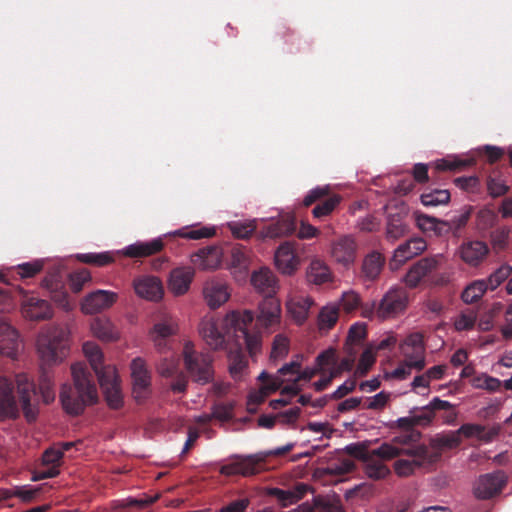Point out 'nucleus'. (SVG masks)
I'll use <instances>...</instances> for the list:
<instances>
[{"mask_svg": "<svg viewBox=\"0 0 512 512\" xmlns=\"http://www.w3.org/2000/svg\"><path fill=\"white\" fill-rule=\"evenodd\" d=\"M330 194L329 186H318L311 189L303 199V206L309 207L317 201H320L313 209L314 218L321 219L330 215L341 203L342 197L338 194Z\"/></svg>", "mask_w": 512, "mask_h": 512, "instance_id": "10", "label": "nucleus"}, {"mask_svg": "<svg viewBox=\"0 0 512 512\" xmlns=\"http://www.w3.org/2000/svg\"><path fill=\"white\" fill-rule=\"evenodd\" d=\"M230 266L239 269L240 271L246 270L249 265L248 251L245 247L237 245L231 248Z\"/></svg>", "mask_w": 512, "mask_h": 512, "instance_id": "48", "label": "nucleus"}, {"mask_svg": "<svg viewBox=\"0 0 512 512\" xmlns=\"http://www.w3.org/2000/svg\"><path fill=\"white\" fill-rule=\"evenodd\" d=\"M306 491L307 486L304 484H300L296 487L294 491H284L281 489H275V494L283 502V505L287 506L300 500L304 496Z\"/></svg>", "mask_w": 512, "mask_h": 512, "instance_id": "51", "label": "nucleus"}, {"mask_svg": "<svg viewBox=\"0 0 512 512\" xmlns=\"http://www.w3.org/2000/svg\"><path fill=\"white\" fill-rule=\"evenodd\" d=\"M361 305L360 296L354 291H347L342 294L340 307L346 313H351L358 309Z\"/></svg>", "mask_w": 512, "mask_h": 512, "instance_id": "58", "label": "nucleus"}, {"mask_svg": "<svg viewBox=\"0 0 512 512\" xmlns=\"http://www.w3.org/2000/svg\"><path fill=\"white\" fill-rule=\"evenodd\" d=\"M408 305V293L404 287H392L377 305L376 315L386 319L402 313Z\"/></svg>", "mask_w": 512, "mask_h": 512, "instance_id": "11", "label": "nucleus"}, {"mask_svg": "<svg viewBox=\"0 0 512 512\" xmlns=\"http://www.w3.org/2000/svg\"><path fill=\"white\" fill-rule=\"evenodd\" d=\"M367 334L366 324L355 323L353 324L348 332L347 344H358L365 339Z\"/></svg>", "mask_w": 512, "mask_h": 512, "instance_id": "62", "label": "nucleus"}, {"mask_svg": "<svg viewBox=\"0 0 512 512\" xmlns=\"http://www.w3.org/2000/svg\"><path fill=\"white\" fill-rule=\"evenodd\" d=\"M118 299V294L107 290H96L86 295L81 301V311L96 314L109 309Z\"/></svg>", "mask_w": 512, "mask_h": 512, "instance_id": "13", "label": "nucleus"}, {"mask_svg": "<svg viewBox=\"0 0 512 512\" xmlns=\"http://www.w3.org/2000/svg\"><path fill=\"white\" fill-rule=\"evenodd\" d=\"M510 230L507 227H500L491 233V241L496 249H503L508 241Z\"/></svg>", "mask_w": 512, "mask_h": 512, "instance_id": "63", "label": "nucleus"}, {"mask_svg": "<svg viewBox=\"0 0 512 512\" xmlns=\"http://www.w3.org/2000/svg\"><path fill=\"white\" fill-rule=\"evenodd\" d=\"M489 289L485 280H477L468 285L462 292L461 298L467 304L477 302Z\"/></svg>", "mask_w": 512, "mask_h": 512, "instance_id": "42", "label": "nucleus"}, {"mask_svg": "<svg viewBox=\"0 0 512 512\" xmlns=\"http://www.w3.org/2000/svg\"><path fill=\"white\" fill-rule=\"evenodd\" d=\"M376 357L371 348H367L360 356L356 373L359 376H365L372 365L375 363Z\"/></svg>", "mask_w": 512, "mask_h": 512, "instance_id": "59", "label": "nucleus"}, {"mask_svg": "<svg viewBox=\"0 0 512 512\" xmlns=\"http://www.w3.org/2000/svg\"><path fill=\"white\" fill-rule=\"evenodd\" d=\"M313 305L314 301L311 297L295 295L288 300L287 309L292 318L298 324H302L308 318L309 310Z\"/></svg>", "mask_w": 512, "mask_h": 512, "instance_id": "29", "label": "nucleus"}, {"mask_svg": "<svg viewBox=\"0 0 512 512\" xmlns=\"http://www.w3.org/2000/svg\"><path fill=\"white\" fill-rule=\"evenodd\" d=\"M67 351L68 337L62 328H52L38 339V352L45 365L61 362Z\"/></svg>", "mask_w": 512, "mask_h": 512, "instance_id": "9", "label": "nucleus"}, {"mask_svg": "<svg viewBox=\"0 0 512 512\" xmlns=\"http://www.w3.org/2000/svg\"><path fill=\"white\" fill-rule=\"evenodd\" d=\"M435 258H422L409 269L405 276V282L410 287H416L420 281L437 268Z\"/></svg>", "mask_w": 512, "mask_h": 512, "instance_id": "28", "label": "nucleus"}, {"mask_svg": "<svg viewBox=\"0 0 512 512\" xmlns=\"http://www.w3.org/2000/svg\"><path fill=\"white\" fill-rule=\"evenodd\" d=\"M309 512H345L339 498L317 497Z\"/></svg>", "mask_w": 512, "mask_h": 512, "instance_id": "46", "label": "nucleus"}, {"mask_svg": "<svg viewBox=\"0 0 512 512\" xmlns=\"http://www.w3.org/2000/svg\"><path fill=\"white\" fill-rule=\"evenodd\" d=\"M488 253L487 244L479 240L464 242L459 248L460 258L470 266H478Z\"/></svg>", "mask_w": 512, "mask_h": 512, "instance_id": "20", "label": "nucleus"}, {"mask_svg": "<svg viewBox=\"0 0 512 512\" xmlns=\"http://www.w3.org/2000/svg\"><path fill=\"white\" fill-rule=\"evenodd\" d=\"M197 257L199 268L203 270L217 269L222 261L223 252L218 246H208L194 253Z\"/></svg>", "mask_w": 512, "mask_h": 512, "instance_id": "30", "label": "nucleus"}, {"mask_svg": "<svg viewBox=\"0 0 512 512\" xmlns=\"http://www.w3.org/2000/svg\"><path fill=\"white\" fill-rule=\"evenodd\" d=\"M294 448V443H288L282 447L267 452H260L249 455L222 466L221 473L224 475H242L251 476L259 473L265 465L266 458L269 456H283Z\"/></svg>", "mask_w": 512, "mask_h": 512, "instance_id": "8", "label": "nucleus"}, {"mask_svg": "<svg viewBox=\"0 0 512 512\" xmlns=\"http://www.w3.org/2000/svg\"><path fill=\"white\" fill-rule=\"evenodd\" d=\"M473 164V160H462L456 157L438 159L434 162L437 171H460Z\"/></svg>", "mask_w": 512, "mask_h": 512, "instance_id": "45", "label": "nucleus"}, {"mask_svg": "<svg viewBox=\"0 0 512 512\" xmlns=\"http://www.w3.org/2000/svg\"><path fill=\"white\" fill-rule=\"evenodd\" d=\"M385 258L376 251L369 253L362 263V276L368 281H374L380 275Z\"/></svg>", "mask_w": 512, "mask_h": 512, "instance_id": "31", "label": "nucleus"}, {"mask_svg": "<svg viewBox=\"0 0 512 512\" xmlns=\"http://www.w3.org/2000/svg\"><path fill=\"white\" fill-rule=\"evenodd\" d=\"M18 348V332L8 322L0 319V354L14 358Z\"/></svg>", "mask_w": 512, "mask_h": 512, "instance_id": "26", "label": "nucleus"}, {"mask_svg": "<svg viewBox=\"0 0 512 512\" xmlns=\"http://www.w3.org/2000/svg\"><path fill=\"white\" fill-rule=\"evenodd\" d=\"M74 385L64 384L60 392L62 407L72 416L82 414L85 408L98 400L97 388L93 376L84 363L71 366Z\"/></svg>", "mask_w": 512, "mask_h": 512, "instance_id": "3", "label": "nucleus"}, {"mask_svg": "<svg viewBox=\"0 0 512 512\" xmlns=\"http://www.w3.org/2000/svg\"><path fill=\"white\" fill-rule=\"evenodd\" d=\"M288 350V339L282 334H278L274 338L270 358L273 360L281 359L287 355Z\"/></svg>", "mask_w": 512, "mask_h": 512, "instance_id": "56", "label": "nucleus"}, {"mask_svg": "<svg viewBox=\"0 0 512 512\" xmlns=\"http://www.w3.org/2000/svg\"><path fill=\"white\" fill-rule=\"evenodd\" d=\"M44 262L42 260H35L33 262H26L19 264L13 270V274L19 276L20 279L33 278L40 271H42Z\"/></svg>", "mask_w": 512, "mask_h": 512, "instance_id": "47", "label": "nucleus"}, {"mask_svg": "<svg viewBox=\"0 0 512 512\" xmlns=\"http://www.w3.org/2000/svg\"><path fill=\"white\" fill-rule=\"evenodd\" d=\"M178 331V324L171 316H164L161 321L156 322L150 331L155 347L162 352L168 344L167 339Z\"/></svg>", "mask_w": 512, "mask_h": 512, "instance_id": "18", "label": "nucleus"}, {"mask_svg": "<svg viewBox=\"0 0 512 512\" xmlns=\"http://www.w3.org/2000/svg\"><path fill=\"white\" fill-rule=\"evenodd\" d=\"M500 430L501 427L498 424L486 427L481 424L467 423L458 429V433H461L465 438H477L480 441L489 443L499 435Z\"/></svg>", "mask_w": 512, "mask_h": 512, "instance_id": "27", "label": "nucleus"}, {"mask_svg": "<svg viewBox=\"0 0 512 512\" xmlns=\"http://www.w3.org/2000/svg\"><path fill=\"white\" fill-rule=\"evenodd\" d=\"M416 440L408 443H397L400 453L395 457L394 471L400 477L412 475L417 469L427 467L438 461L440 453L425 445H413Z\"/></svg>", "mask_w": 512, "mask_h": 512, "instance_id": "7", "label": "nucleus"}, {"mask_svg": "<svg viewBox=\"0 0 512 512\" xmlns=\"http://www.w3.org/2000/svg\"><path fill=\"white\" fill-rule=\"evenodd\" d=\"M163 248V240L155 238L151 241H137L130 244L123 249L122 253L129 258H145L159 253Z\"/></svg>", "mask_w": 512, "mask_h": 512, "instance_id": "23", "label": "nucleus"}, {"mask_svg": "<svg viewBox=\"0 0 512 512\" xmlns=\"http://www.w3.org/2000/svg\"><path fill=\"white\" fill-rule=\"evenodd\" d=\"M39 393L46 404L53 402L55 399L53 376L45 367H42L39 378Z\"/></svg>", "mask_w": 512, "mask_h": 512, "instance_id": "39", "label": "nucleus"}, {"mask_svg": "<svg viewBox=\"0 0 512 512\" xmlns=\"http://www.w3.org/2000/svg\"><path fill=\"white\" fill-rule=\"evenodd\" d=\"M307 279L316 285H321L331 280L328 266L321 260H313L307 271Z\"/></svg>", "mask_w": 512, "mask_h": 512, "instance_id": "37", "label": "nucleus"}, {"mask_svg": "<svg viewBox=\"0 0 512 512\" xmlns=\"http://www.w3.org/2000/svg\"><path fill=\"white\" fill-rule=\"evenodd\" d=\"M90 280L91 274L87 269L75 271L69 276L70 288L74 293H79Z\"/></svg>", "mask_w": 512, "mask_h": 512, "instance_id": "54", "label": "nucleus"}, {"mask_svg": "<svg viewBox=\"0 0 512 512\" xmlns=\"http://www.w3.org/2000/svg\"><path fill=\"white\" fill-rule=\"evenodd\" d=\"M408 231L407 225L399 215H390L386 227L387 240L394 242L403 237Z\"/></svg>", "mask_w": 512, "mask_h": 512, "instance_id": "41", "label": "nucleus"}, {"mask_svg": "<svg viewBox=\"0 0 512 512\" xmlns=\"http://www.w3.org/2000/svg\"><path fill=\"white\" fill-rule=\"evenodd\" d=\"M253 287L260 293L266 294L259 303V314L256 325L265 329L279 324L281 317L280 302L274 297L277 289V280L274 273L268 268H261L251 276Z\"/></svg>", "mask_w": 512, "mask_h": 512, "instance_id": "5", "label": "nucleus"}, {"mask_svg": "<svg viewBox=\"0 0 512 512\" xmlns=\"http://www.w3.org/2000/svg\"><path fill=\"white\" fill-rule=\"evenodd\" d=\"M479 151L486 157L487 162L490 164L498 162L505 153L502 148L492 145H485L480 148Z\"/></svg>", "mask_w": 512, "mask_h": 512, "instance_id": "64", "label": "nucleus"}, {"mask_svg": "<svg viewBox=\"0 0 512 512\" xmlns=\"http://www.w3.org/2000/svg\"><path fill=\"white\" fill-rule=\"evenodd\" d=\"M237 348L228 353V369L235 381H241L248 374V359L242 348L245 347L243 340L236 343Z\"/></svg>", "mask_w": 512, "mask_h": 512, "instance_id": "21", "label": "nucleus"}, {"mask_svg": "<svg viewBox=\"0 0 512 512\" xmlns=\"http://www.w3.org/2000/svg\"><path fill=\"white\" fill-rule=\"evenodd\" d=\"M507 483V476L501 470L479 476L474 485V495L481 500L490 499L503 490Z\"/></svg>", "mask_w": 512, "mask_h": 512, "instance_id": "12", "label": "nucleus"}, {"mask_svg": "<svg viewBox=\"0 0 512 512\" xmlns=\"http://www.w3.org/2000/svg\"><path fill=\"white\" fill-rule=\"evenodd\" d=\"M454 183L466 192L475 193L480 189V180L477 176L458 177L454 180Z\"/></svg>", "mask_w": 512, "mask_h": 512, "instance_id": "61", "label": "nucleus"}, {"mask_svg": "<svg viewBox=\"0 0 512 512\" xmlns=\"http://www.w3.org/2000/svg\"><path fill=\"white\" fill-rule=\"evenodd\" d=\"M91 330L95 337L105 342L116 341L119 338L118 330L107 318H95L91 323Z\"/></svg>", "mask_w": 512, "mask_h": 512, "instance_id": "32", "label": "nucleus"}, {"mask_svg": "<svg viewBox=\"0 0 512 512\" xmlns=\"http://www.w3.org/2000/svg\"><path fill=\"white\" fill-rule=\"evenodd\" d=\"M397 426L399 428L407 430V432L404 435L410 434L411 432H417L413 430V427L415 426H426L430 424V412L428 410H422L419 409L418 413L414 415H410L407 417H401L397 421ZM421 434L419 433V437Z\"/></svg>", "mask_w": 512, "mask_h": 512, "instance_id": "35", "label": "nucleus"}, {"mask_svg": "<svg viewBox=\"0 0 512 512\" xmlns=\"http://www.w3.org/2000/svg\"><path fill=\"white\" fill-rule=\"evenodd\" d=\"M472 385L477 389L496 392L500 389L502 382L498 378L482 374L473 378Z\"/></svg>", "mask_w": 512, "mask_h": 512, "instance_id": "52", "label": "nucleus"}, {"mask_svg": "<svg viewBox=\"0 0 512 512\" xmlns=\"http://www.w3.org/2000/svg\"><path fill=\"white\" fill-rule=\"evenodd\" d=\"M450 201V192L446 189H427L421 195V202L427 207H436Z\"/></svg>", "mask_w": 512, "mask_h": 512, "instance_id": "38", "label": "nucleus"}, {"mask_svg": "<svg viewBox=\"0 0 512 512\" xmlns=\"http://www.w3.org/2000/svg\"><path fill=\"white\" fill-rule=\"evenodd\" d=\"M254 314L250 310L231 311L222 320L221 330L213 319L202 320L199 334L212 349L222 348L227 340L233 338L235 343L243 340L251 357L261 351L262 334L253 326Z\"/></svg>", "mask_w": 512, "mask_h": 512, "instance_id": "1", "label": "nucleus"}, {"mask_svg": "<svg viewBox=\"0 0 512 512\" xmlns=\"http://www.w3.org/2000/svg\"><path fill=\"white\" fill-rule=\"evenodd\" d=\"M476 322V314L474 311L469 310L462 312L455 320L454 326L457 331L470 330L474 327Z\"/></svg>", "mask_w": 512, "mask_h": 512, "instance_id": "60", "label": "nucleus"}, {"mask_svg": "<svg viewBox=\"0 0 512 512\" xmlns=\"http://www.w3.org/2000/svg\"><path fill=\"white\" fill-rule=\"evenodd\" d=\"M411 347H414V354L418 357V360L413 363L414 369L420 371L425 367V346L421 333L416 332L408 335L401 344L400 349L408 350Z\"/></svg>", "mask_w": 512, "mask_h": 512, "instance_id": "33", "label": "nucleus"}, {"mask_svg": "<svg viewBox=\"0 0 512 512\" xmlns=\"http://www.w3.org/2000/svg\"><path fill=\"white\" fill-rule=\"evenodd\" d=\"M296 225L293 219L285 218L271 222L265 226L262 234L264 237L277 238L291 234L295 231Z\"/></svg>", "mask_w": 512, "mask_h": 512, "instance_id": "36", "label": "nucleus"}, {"mask_svg": "<svg viewBox=\"0 0 512 512\" xmlns=\"http://www.w3.org/2000/svg\"><path fill=\"white\" fill-rule=\"evenodd\" d=\"M135 293L149 301H159L164 293L161 280L156 276H140L133 280Z\"/></svg>", "mask_w": 512, "mask_h": 512, "instance_id": "16", "label": "nucleus"}, {"mask_svg": "<svg viewBox=\"0 0 512 512\" xmlns=\"http://www.w3.org/2000/svg\"><path fill=\"white\" fill-rule=\"evenodd\" d=\"M415 220H416L417 226L423 231L438 232V231H440V228H439L440 225H443V226L447 225V223L445 221L438 220L435 217L428 216L426 214L419 213V212L415 213Z\"/></svg>", "mask_w": 512, "mask_h": 512, "instance_id": "50", "label": "nucleus"}, {"mask_svg": "<svg viewBox=\"0 0 512 512\" xmlns=\"http://www.w3.org/2000/svg\"><path fill=\"white\" fill-rule=\"evenodd\" d=\"M486 185L489 195L493 198L503 196L509 189L504 180L493 175L488 176Z\"/></svg>", "mask_w": 512, "mask_h": 512, "instance_id": "55", "label": "nucleus"}, {"mask_svg": "<svg viewBox=\"0 0 512 512\" xmlns=\"http://www.w3.org/2000/svg\"><path fill=\"white\" fill-rule=\"evenodd\" d=\"M179 363V358L174 353H170L160 360L157 365V371L161 376L170 377L177 373Z\"/></svg>", "mask_w": 512, "mask_h": 512, "instance_id": "49", "label": "nucleus"}, {"mask_svg": "<svg viewBox=\"0 0 512 512\" xmlns=\"http://www.w3.org/2000/svg\"><path fill=\"white\" fill-rule=\"evenodd\" d=\"M192 281V272L186 268L172 270L169 278V289L176 295L184 294Z\"/></svg>", "mask_w": 512, "mask_h": 512, "instance_id": "34", "label": "nucleus"}, {"mask_svg": "<svg viewBox=\"0 0 512 512\" xmlns=\"http://www.w3.org/2000/svg\"><path fill=\"white\" fill-rule=\"evenodd\" d=\"M83 352L98 378L108 406L119 409L123 404V397L115 367L103 365V354L99 346L93 342L84 343Z\"/></svg>", "mask_w": 512, "mask_h": 512, "instance_id": "6", "label": "nucleus"}, {"mask_svg": "<svg viewBox=\"0 0 512 512\" xmlns=\"http://www.w3.org/2000/svg\"><path fill=\"white\" fill-rule=\"evenodd\" d=\"M418 437L419 433L411 432L394 437L390 442H384L372 450L364 445L356 444L349 448V452L364 463V472L369 478L379 480L390 474V469L382 461L394 459L400 453L397 443H408Z\"/></svg>", "mask_w": 512, "mask_h": 512, "instance_id": "4", "label": "nucleus"}, {"mask_svg": "<svg viewBox=\"0 0 512 512\" xmlns=\"http://www.w3.org/2000/svg\"><path fill=\"white\" fill-rule=\"evenodd\" d=\"M214 355L212 352L194 354V382L207 384L214 380Z\"/></svg>", "mask_w": 512, "mask_h": 512, "instance_id": "19", "label": "nucleus"}, {"mask_svg": "<svg viewBox=\"0 0 512 512\" xmlns=\"http://www.w3.org/2000/svg\"><path fill=\"white\" fill-rule=\"evenodd\" d=\"M275 264L283 274L291 275L296 271L299 259L291 243L285 242L278 247L275 252Z\"/></svg>", "mask_w": 512, "mask_h": 512, "instance_id": "22", "label": "nucleus"}, {"mask_svg": "<svg viewBox=\"0 0 512 512\" xmlns=\"http://www.w3.org/2000/svg\"><path fill=\"white\" fill-rule=\"evenodd\" d=\"M76 259L82 263L93 265L96 267L107 266L114 261L113 256L109 252L79 253L76 255Z\"/></svg>", "mask_w": 512, "mask_h": 512, "instance_id": "43", "label": "nucleus"}, {"mask_svg": "<svg viewBox=\"0 0 512 512\" xmlns=\"http://www.w3.org/2000/svg\"><path fill=\"white\" fill-rule=\"evenodd\" d=\"M422 410H428L430 412V422L434 418L435 411L445 410L448 411L446 416L447 423H453L457 418V412L454 410V405L448 401L441 400L435 397L427 406L422 407Z\"/></svg>", "mask_w": 512, "mask_h": 512, "instance_id": "40", "label": "nucleus"}, {"mask_svg": "<svg viewBox=\"0 0 512 512\" xmlns=\"http://www.w3.org/2000/svg\"><path fill=\"white\" fill-rule=\"evenodd\" d=\"M339 317V307L336 305L324 306L318 315V325L320 329H331Z\"/></svg>", "mask_w": 512, "mask_h": 512, "instance_id": "44", "label": "nucleus"}, {"mask_svg": "<svg viewBox=\"0 0 512 512\" xmlns=\"http://www.w3.org/2000/svg\"><path fill=\"white\" fill-rule=\"evenodd\" d=\"M512 273V268L509 265H502L495 272H493L486 283L490 290H495L504 280H506Z\"/></svg>", "mask_w": 512, "mask_h": 512, "instance_id": "57", "label": "nucleus"}, {"mask_svg": "<svg viewBox=\"0 0 512 512\" xmlns=\"http://www.w3.org/2000/svg\"><path fill=\"white\" fill-rule=\"evenodd\" d=\"M18 402L14 396V385L6 377H0V420L16 419L21 407L28 422L36 420L39 413V394L35 383L26 374L15 378Z\"/></svg>", "mask_w": 512, "mask_h": 512, "instance_id": "2", "label": "nucleus"}, {"mask_svg": "<svg viewBox=\"0 0 512 512\" xmlns=\"http://www.w3.org/2000/svg\"><path fill=\"white\" fill-rule=\"evenodd\" d=\"M203 296L211 309H217L229 300L231 290L225 280L212 278L205 283Z\"/></svg>", "mask_w": 512, "mask_h": 512, "instance_id": "15", "label": "nucleus"}, {"mask_svg": "<svg viewBox=\"0 0 512 512\" xmlns=\"http://www.w3.org/2000/svg\"><path fill=\"white\" fill-rule=\"evenodd\" d=\"M356 243L350 236H343L333 243L331 255L335 261L348 266L356 258Z\"/></svg>", "mask_w": 512, "mask_h": 512, "instance_id": "24", "label": "nucleus"}, {"mask_svg": "<svg viewBox=\"0 0 512 512\" xmlns=\"http://www.w3.org/2000/svg\"><path fill=\"white\" fill-rule=\"evenodd\" d=\"M22 313L30 320L40 321L51 318L53 311L48 301L36 297H28L22 303Z\"/></svg>", "mask_w": 512, "mask_h": 512, "instance_id": "25", "label": "nucleus"}, {"mask_svg": "<svg viewBox=\"0 0 512 512\" xmlns=\"http://www.w3.org/2000/svg\"><path fill=\"white\" fill-rule=\"evenodd\" d=\"M130 368L133 381V395L134 398L140 402L144 400L149 393L151 376L146 368L145 361L141 358L133 359Z\"/></svg>", "mask_w": 512, "mask_h": 512, "instance_id": "14", "label": "nucleus"}, {"mask_svg": "<svg viewBox=\"0 0 512 512\" xmlns=\"http://www.w3.org/2000/svg\"><path fill=\"white\" fill-rule=\"evenodd\" d=\"M426 249V242L422 238H411L399 245L390 261L392 269L399 268L406 261L419 255Z\"/></svg>", "mask_w": 512, "mask_h": 512, "instance_id": "17", "label": "nucleus"}, {"mask_svg": "<svg viewBox=\"0 0 512 512\" xmlns=\"http://www.w3.org/2000/svg\"><path fill=\"white\" fill-rule=\"evenodd\" d=\"M229 229L236 238L246 239L250 237L256 229L254 221L232 222L229 223Z\"/></svg>", "mask_w": 512, "mask_h": 512, "instance_id": "53", "label": "nucleus"}]
</instances>
